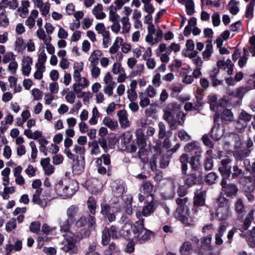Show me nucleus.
Segmentation results:
<instances>
[{
	"instance_id": "36",
	"label": "nucleus",
	"mask_w": 255,
	"mask_h": 255,
	"mask_svg": "<svg viewBox=\"0 0 255 255\" xmlns=\"http://www.w3.org/2000/svg\"><path fill=\"white\" fill-rule=\"evenodd\" d=\"M25 48L24 44L23 39L21 37H18L16 38L14 42L15 50L18 53H22Z\"/></svg>"
},
{
	"instance_id": "20",
	"label": "nucleus",
	"mask_w": 255,
	"mask_h": 255,
	"mask_svg": "<svg viewBox=\"0 0 255 255\" xmlns=\"http://www.w3.org/2000/svg\"><path fill=\"white\" fill-rule=\"evenodd\" d=\"M175 217L186 226H193L194 225V221L193 219L189 217L188 211L186 214L179 213L175 214Z\"/></svg>"
},
{
	"instance_id": "37",
	"label": "nucleus",
	"mask_w": 255,
	"mask_h": 255,
	"mask_svg": "<svg viewBox=\"0 0 255 255\" xmlns=\"http://www.w3.org/2000/svg\"><path fill=\"white\" fill-rule=\"evenodd\" d=\"M250 152V150L248 149H239L234 152V156L236 159L241 160L244 158L248 157Z\"/></svg>"
},
{
	"instance_id": "22",
	"label": "nucleus",
	"mask_w": 255,
	"mask_h": 255,
	"mask_svg": "<svg viewBox=\"0 0 255 255\" xmlns=\"http://www.w3.org/2000/svg\"><path fill=\"white\" fill-rule=\"evenodd\" d=\"M30 6V2L27 0H22L21 5L18 7L17 11L19 15L22 18L27 17L29 12L28 8Z\"/></svg>"
},
{
	"instance_id": "8",
	"label": "nucleus",
	"mask_w": 255,
	"mask_h": 255,
	"mask_svg": "<svg viewBox=\"0 0 255 255\" xmlns=\"http://www.w3.org/2000/svg\"><path fill=\"white\" fill-rule=\"evenodd\" d=\"M180 109V106L176 103H169L163 109L164 113L163 118L168 123H171V119L175 116V114Z\"/></svg>"
},
{
	"instance_id": "48",
	"label": "nucleus",
	"mask_w": 255,
	"mask_h": 255,
	"mask_svg": "<svg viewBox=\"0 0 255 255\" xmlns=\"http://www.w3.org/2000/svg\"><path fill=\"white\" fill-rule=\"evenodd\" d=\"M250 90L247 87H241L232 93L234 96L238 98L239 99L242 100L244 95Z\"/></svg>"
},
{
	"instance_id": "47",
	"label": "nucleus",
	"mask_w": 255,
	"mask_h": 255,
	"mask_svg": "<svg viewBox=\"0 0 255 255\" xmlns=\"http://www.w3.org/2000/svg\"><path fill=\"white\" fill-rule=\"evenodd\" d=\"M212 53L213 46L210 42L206 44L205 50L202 53L203 58L206 60H209Z\"/></svg>"
},
{
	"instance_id": "61",
	"label": "nucleus",
	"mask_w": 255,
	"mask_h": 255,
	"mask_svg": "<svg viewBox=\"0 0 255 255\" xmlns=\"http://www.w3.org/2000/svg\"><path fill=\"white\" fill-rule=\"evenodd\" d=\"M153 186L152 184L149 182H146L142 184L140 192L148 195L151 192Z\"/></svg>"
},
{
	"instance_id": "4",
	"label": "nucleus",
	"mask_w": 255,
	"mask_h": 255,
	"mask_svg": "<svg viewBox=\"0 0 255 255\" xmlns=\"http://www.w3.org/2000/svg\"><path fill=\"white\" fill-rule=\"evenodd\" d=\"M253 215L254 211L252 210L250 211L244 220L243 225L238 226V228L242 232L240 236L243 238H246L248 242L255 238V227L253 228L252 231L248 230L254 219Z\"/></svg>"
},
{
	"instance_id": "43",
	"label": "nucleus",
	"mask_w": 255,
	"mask_h": 255,
	"mask_svg": "<svg viewBox=\"0 0 255 255\" xmlns=\"http://www.w3.org/2000/svg\"><path fill=\"white\" fill-rule=\"evenodd\" d=\"M204 196V193L203 192L198 193V191H197L196 192L194 200V205L198 206L203 205L205 203Z\"/></svg>"
},
{
	"instance_id": "34",
	"label": "nucleus",
	"mask_w": 255,
	"mask_h": 255,
	"mask_svg": "<svg viewBox=\"0 0 255 255\" xmlns=\"http://www.w3.org/2000/svg\"><path fill=\"white\" fill-rule=\"evenodd\" d=\"M84 158H82V160H80L78 159V157L76 159H75V161H73V171L75 172L76 174L80 173L84 169Z\"/></svg>"
},
{
	"instance_id": "54",
	"label": "nucleus",
	"mask_w": 255,
	"mask_h": 255,
	"mask_svg": "<svg viewBox=\"0 0 255 255\" xmlns=\"http://www.w3.org/2000/svg\"><path fill=\"white\" fill-rule=\"evenodd\" d=\"M111 236L109 233L108 228H105L103 232L102 236V244L103 245H108L110 241Z\"/></svg>"
},
{
	"instance_id": "38",
	"label": "nucleus",
	"mask_w": 255,
	"mask_h": 255,
	"mask_svg": "<svg viewBox=\"0 0 255 255\" xmlns=\"http://www.w3.org/2000/svg\"><path fill=\"white\" fill-rule=\"evenodd\" d=\"M180 75L182 77V81L184 84H190L194 80V78L192 75H188V70L186 69H181Z\"/></svg>"
},
{
	"instance_id": "62",
	"label": "nucleus",
	"mask_w": 255,
	"mask_h": 255,
	"mask_svg": "<svg viewBox=\"0 0 255 255\" xmlns=\"http://www.w3.org/2000/svg\"><path fill=\"white\" fill-rule=\"evenodd\" d=\"M229 9L230 12L233 14H236L239 11V7L237 5V3L234 0H231L229 4Z\"/></svg>"
},
{
	"instance_id": "5",
	"label": "nucleus",
	"mask_w": 255,
	"mask_h": 255,
	"mask_svg": "<svg viewBox=\"0 0 255 255\" xmlns=\"http://www.w3.org/2000/svg\"><path fill=\"white\" fill-rule=\"evenodd\" d=\"M217 208L215 213V217L220 220H224L229 215V206L228 200L224 197H219L216 202ZM210 214L213 218L215 217L213 215V212L210 211Z\"/></svg>"
},
{
	"instance_id": "63",
	"label": "nucleus",
	"mask_w": 255,
	"mask_h": 255,
	"mask_svg": "<svg viewBox=\"0 0 255 255\" xmlns=\"http://www.w3.org/2000/svg\"><path fill=\"white\" fill-rule=\"evenodd\" d=\"M139 105L141 108H145L149 105V99L144 96V94L143 93H139Z\"/></svg>"
},
{
	"instance_id": "3",
	"label": "nucleus",
	"mask_w": 255,
	"mask_h": 255,
	"mask_svg": "<svg viewBox=\"0 0 255 255\" xmlns=\"http://www.w3.org/2000/svg\"><path fill=\"white\" fill-rule=\"evenodd\" d=\"M244 164L250 175L249 176V180L251 184L250 187H247L245 191V195L249 201H253L255 197L252 194L254 191L255 187V161L253 162L251 165L250 162L248 159H245L244 161Z\"/></svg>"
},
{
	"instance_id": "16",
	"label": "nucleus",
	"mask_w": 255,
	"mask_h": 255,
	"mask_svg": "<svg viewBox=\"0 0 255 255\" xmlns=\"http://www.w3.org/2000/svg\"><path fill=\"white\" fill-rule=\"evenodd\" d=\"M186 119V114L182 112L177 111L175 116L172 117L171 123H168L171 128L177 125L183 126Z\"/></svg>"
},
{
	"instance_id": "14",
	"label": "nucleus",
	"mask_w": 255,
	"mask_h": 255,
	"mask_svg": "<svg viewBox=\"0 0 255 255\" xmlns=\"http://www.w3.org/2000/svg\"><path fill=\"white\" fill-rule=\"evenodd\" d=\"M115 208L114 207H111L107 204H102L101 205V213L103 215H106L109 221L111 222L116 220V216L114 214Z\"/></svg>"
},
{
	"instance_id": "30",
	"label": "nucleus",
	"mask_w": 255,
	"mask_h": 255,
	"mask_svg": "<svg viewBox=\"0 0 255 255\" xmlns=\"http://www.w3.org/2000/svg\"><path fill=\"white\" fill-rule=\"evenodd\" d=\"M158 137L159 138H163L166 136L170 137L171 135V132L170 130H166L165 125L162 122H160L158 124Z\"/></svg>"
},
{
	"instance_id": "40",
	"label": "nucleus",
	"mask_w": 255,
	"mask_h": 255,
	"mask_svg": "<svg viewBox=\"0 0 255 255\" xmlns=\"http://www.w3.org/2000/svg\"><path fill=\"white\" fill-rule=\"evenodd\" d=\"M78 208L76 205H71L67 210V219L74 222L76 214L78 212Z\"/></svg>"
},
{
	"instance_id": "57",
	"label": "nucleus",
	"mask_w": 255,
	"mask_h": 255,
	"mask_svg": "<svg viewBox=\"0 0 255 255\" xmlns=\"http://www.w3.org/2000/svg\"><path fill=\"white\" fill-rule=\"evenodd\" d=\"M36 71L34 73V77L35 79L41 80L43 78V73L45 71V67L35 65Z\"/></svg>"
},
{
	"instance_id": "19",
	"label": "nucleus",
	"mask_w": 255,
	"mask_h": 255,
	"mask_svg": "<svg viewBox=\"0 0 255 255\" xmlns=\"http://www.w3.org/2000/svg\"><path fill=\"white\" fill-rule=\"evenodd\" d=\"M40 164L44 173L47 175H50L54 172V167L50 163V158L47 157L41 160Z\"/></svg>"
},
{
	"instance_id": "33",
	"label": "nucleus",
	"mask_w": 255,
	"mask_h": 255,
	"mask_svg": "<svg viewBox=\"0 0 255 255\" xmlns=\"http://www.w3.org/2000/svg\"><path fill=\"white\" fill-rule=\"evenodd\" d=\"M152 0H141L143 3L142 9L147 14H153L155 10L153 5L151 3Z\"/></svg>"
},
{
	"instance_id": "21",
	"label": "nucleus",
	"mask_w": 255,
	"mask_h": 255,
	"mask_svg": "<svg viewBox=\"0 0 255 255\" xmlns=\"http://www.w3.org/2000/svg\"><path fill=\"white\" fill-rule=\"evenodd\" d=\"M125 225L123 227L121 230L114 226H112L108 230L109 233L113 239H119L121 237H123L125 239L124 234L126 233L124 231Z\"/></svg>"
},
{
	"instance_id": "11",
	"label": "nucleus",
	"mask_w": 255,
	"mask_h": 255,
	"mask_svg": "<svg viewBox=\"0 0 255 255\" xmlns=\"http://www.w3.org/2000/svg\"><path fill=\"white\" fill-rule=\"evenodd\" d=\"M86 186L89 192L97 195L100 191L101 183L98 179L93 178L87 181Z\"/></svg>"
},
{
	"instance_id": "60",
	"label": "nucleus",
	"mask_w": 255,
	"mask_h": 255,
	"mask_svg": "<svg viewBox=\"0 0 255 255\" xmlns=\"http://www.w3.org/2000/svg\"><path fill=\"white\" fill-rule=\"evenodd\" d=\"M191 245L189 242H186L183 243L180 253L181 255H188L189 252L191 250Z\"/></svg>"
},
{
	"instance_id": "29",
	"label": "nucleus",
	"mask_w": 255,
	"mask_h": 255,
	"mask_svg": "<svg viewBox=\"0 0 255 255\" xmlns=\"http://www.w3.org/2000/svg\"><path fill=\"white\" fill-rule=\"evenodd\" d=\"M184 150L187 152L195 151V154H201V150L198 143L195 141L187 143L184 147Z\"/></svg>"
},
{
	"instance_id": "55",
	"label": "nucleus",
	"mask_w": 255,
	"mask_h": 255,
	"mask_svg": "<svg viewBox=\"0 0 255 255\" xmlns=\"http://www.w3.org/2000/svg\"><path fill=\"white\" fill-rule=\"evenodd\" d=\"M88 207L92 214L96 213V202L93 197H90L87 201Z\"/></svg>"
},
{
	"instance_id": "32",
	"label": "nucleus",
	"mask_w": 255,
	"mask_h": 255,
	"mask_svg": "<svg viewBox=\"0 0 255 255\" xmlns=\"http://www.w3.org/2000/svg\"><path fill=\"white\" fill-rule=\"evenodd\" d=\"M121 21L122 24V31L121 33L125 34L129 33L131 28L129 17L128 16H123L121 18Z\"/></svg>"
},
{
	"instance_id": "39",
	"label": "nucleus",
	"mask_w": 255,
	"mask_h": 255,
	"mask_svg": "<svg viewBox=\"0 0 255 255\" xmlns=\"http://www.w3.org/2000/svg\"><path fill=\"white\" fill-rule=\"evenodd\" d=\"M100 117V113L97 107L93 108L92 111V116L90 118L89 123L91 125H95L98 123V119Z\"/></svg>"
},
{
	"instance_id": "51",
	"label": "nucleus",
	"mask_w": 255,
	"mask_h": 255,
	"mask_svg": "<svg viewBox=\"0 0 255 255\" xmlns=\"http://www.w3.org/2000/svg\"><path fill=\"white\" fill-rule=\"evenodd\" d=\"M91 148V154L97 155L100 153L101 151L98 142L96 140L93 141L89 143Z\"/></svg>"
},
{
	"instance_id": "23",
	"label": "nucleus",
	"mask_w": 255,
	"mask_h": 255,
	"mask_svg": "<svg viewBox=\"0 0 255 255\" xmlns=\"http://www.w3.org/2000/svg\"><path fill=\"white\" fill-rule=\"evenodd\" d=\"M117 115L122 128H126L129 126V122L128 118V114L125 110L119 111L118 112Z\"/></svg>"
},
{
	"instance_id": "50",
	"label": "nucleus",
	"mask_w": 255,
	"mask_h": 255,
	"mask_svg": "<svg viewBox=\"0 0 255 255\" xmlns=\"http://www.w3.org/2000/svg\"><path fill=\"white\" fill-rule=\"evenodd\" d=\"M9 24V20L5 10L0 11V26L6 27Z\"/></svg>"
},
{
	"instance_id": "46",
	"label": "nucleus",
	"mask_w": 255,
	"mask_h": 255,
	"mask_svg": "<svg viewBox=\"0 0 255 255\" xmlns=\"http://www.w3.org/2000/svg\"><path fill=\"white\" fill-rule=\"evenodd\" d=\"M197 181L196 175L195 174H190L185 176V184L188 187H191L196 183Z\"/></svg>"
},
{
	"instance_id": "52",
	"label": "nucleus",
	"mask_w": 255,
	"mask_h": 255,
	"mask_svg": "<svg viewBox=\"0 0 255 255\" xmlns=\"http://www.w3.org/2000/svg\"><path fill=\"white\" fill-rule=\"evenodd\" d=\"M255 5V3L250 1L246 6L245 15L249 19H251L253 17Z\"/></svg>"
},
{
	"instance_id": "26",
	"label": "nucleus",
	"mask_w": 255,
	"mask_h": 255,
	"mask_svg": "<svg viewBox=\"0 0 255 255\" xmlns=\"http://www.w3.org/2000/svg\"><path fill=\"white\" fill-rule=\"evenodd\" d=\"M102 55L103 52L100 50L97 49L93 51L88 59L90 64L98 65Z\"/></svg>"
},
{
	"instance_id": "58",
	"label": "nucleus",
	"mask_w": 255,
	"mask_h": 255,
	"mask_svg": "<svg viewBox=\"0 0 255 255\" xmlns=\"http://www.w3.org/2000/svg\"><path fill=\"white\" fill-rule=\"evenodd\" d=\"M90 67L92 77L95 79L98 78L101 74V70L98 65L90 64Z\"/></svg>"
},
{
	"instance_id": "53",
	"label": "nucleus",
	"mask_w": 255,
	"mask_h": 255,
	"mask_svg": "<svg viewBox=\"0 0 255 255\" xmlns=\"http://www.w3.org/2000/svg\"><path fill=\"white\" fill-rule=\"evenodd\" d=\"M47 56L46 53L43 49L38 55V61L35 64L36 66H41L42 67H45L44 64L46 61Z\"/></svg>"
},
{
	"instance_id": "41",
	"label": "nucleus",
	"mask_w": 255,
	"mask_h": 255,
	"mask_svg": "<svg viewBox=\"0 0 255 255\" xmlns=\"http://www.w3.org/2000/svg\"><path fill=\"white\" fill-rule=\"evenodd\" d=\"M221 119L222 122L227 123L233 120V115L231 111L228 109H224L221 114Z\"/></svg>"
},
{
	"instance_id": "25",
	"label": "nucleus",
	"mask_w": 255,
	"mask_h": 255,
	"mask_svg": "<svg viewBox=\"0 0 255 255\" xmlns=\"http://www.w3.org/2000/svg\"><path fill=\"white\" fill-rule=\"evenodd\" d=\"M103 7L102 4L98 3L94 6L92 10V13L97 19H103L106 16V14L103 11Z\"/></svg>"
},
{
	"instance_id": "18",
	"label": "nucleus",
	"mask_w": 255,
	"mask_h": 255,
	"mask_svg": "<svg viewBox=\"0 0 255 255\" xmlns=\"http://www.w3.org/2000/svg\"><path fill=\"white\" fill-rule=\"evenodd\" d=\"M114 195L116 197L121 196L126 192L125 184L120 181H115L111 184Z\"/></svg>"
},
{
	"instance_id": "44",
	"label": "nucleus",
	"mask_w": 255,
	"mask_h": 255,
	"mask_svg": "<svg viewBox=\"0 0 255 255\" xmlns=\"http://www.w3.org/2000/svg\"><path fill=\"white\" fill-rule=\"evenodd\" d=\"M179 160L181 164L182 172L183 174H185L188 168V156L186 154L183 153L180 156Z\"/></svg>"
},
{
	"instance_id": "12",
	"label": "nucleus",
	"mask_w": 255,
	"mask_h": 255,
	"mask_svg": "<svg viewBox=\"0 0 255 255\" xmlns=\"http://www.w3.org/2000/svg\"><path fill=\"white\" fill-rule=\"evenodd\" d=\"M33 63L32 58L29 56H24L21 61V72L25 76H28L31 71V65Z\"/></svg>"
},
{
	"instance_id": "42",
	"label": "nucleus",
	"mask_w": 255,
	"mask_h": 255,
	"mask_svg": "<svg viewBox=\"0 0 255 255\" xmlns=\"http://www.w3.org/2000/svg\"><path fill=\"white\" fill-rule=\"evenodd\" d=\"M249 56V53L248 52V50L247 48H243V54L242 56L240 57L238 65L240 67H243L247 64L248 57Z\"/></svg>"
},
{
	"instance_id": "9",
	"label": "nucleus",
	"mask_w": 255,
	"mask_h": 255,
	"mask_svg": "<svg viewBox=\"0 0 255 255\" xmlns=\"http://www.w3.org/2000/svg\"><path fill=\"white\" fill-rule=\"evenodd\" d=\"M157 207L156 202L153 199L151 200L147 205L144 206L142 210L136 213V216L140 218L141 216L148 217L153 213Z\"/></svg>"
},
{
	"instance_id": "6",
	"label": "nucleus",
	"mask_w": 255,
	"mask_h": 255,
	"mask_svg": "<svg viewBox=\"0 0 255 255\" xmlns=\"http://www.w3.org/2000/svg\"><path fill=\"white\" fill-rule=\"evenodd\" d=\"M147 34L145 36V41L150 45H153L160 42L163 38L162 30L159 28H156L155 26H150L147 28Z\"/></svg>"
},
{
	"instance_id": "24",
	"label": "nucleus",
	"mask_w": 255,
	"mask_h": 255,
	"mask_svg": "<svg viewBox=\"0 0 255 255\" xmlns=\"http://www.w3.org/2000/svg\"><path fill=\"white\" fill-rule=\"evenodd\" d=\"M187 198H184L183 199L177 198L176 200V203L178 205V207L177 208L175 214H181L184 213L186 214L188 211V209L186 206V203L187 201Z\"/></svg>"
},
{
	"instance_id": "35",
	"label": "nucleus",
	"mask_w": 255,
	"mask_h": 255,
	"mask_svg": "<svg viewBox=\"0 0 255 255\" xmlns=\"http://www.w3.org/2000/svg\"><path fill=\"white\" fill-rule=\"evenodd\" d=\"M103 123L105 126H107L112 130L116 129L118 127V123L117 121L113 120L111 118L108 117L104 118Z\"/></svg>"
},
{
	"instance_id": "10",
	"label": "nucleus",
	"mask_w": 255,
	"mask_h": 255,
	"mask_svg": "<svg viewBox=\"0 0 255 255\" xmlns=\"http://www.w3.org/2000/svg\"><path fill=\"white\" fill-rule=\"evenodd\" d=\"M156 54L160 58L162 63H168L169 61V55L171 54L170 51L167 49L166 45L164 43L159 44L156 50Z\"/></svg>"
},
{
	"instance_id": "13",
	"label": "nucleus",
	"mask_w": 255,
	"mask_h": 255,
	"mask_svg": "<svg viewBox=\"0 0 255 255\" xmlns=\"http://www.w3.org/2000/svg\"><path fill=\"white\" fill-rule=\"evenodd\" d=\"M66 243L61 249L70 254H74L77 253V249L75 246L76 240L73 237L65 238Z\"/></svg>"
},
{
	"instance_id": "15",
	"label": "nucleus",
	"mask_w": 255,
	"mask_h": 255,
	"mask_svg": "<svg viewBox=\"0 0 255 255\" xmlns=\"http://www.w3.org/2000/svg\"><path fill=\"white\" fill-rule=\"evenodd\" d=\"M221 186L222 191L225 195L229 197L236 195L238 191V189L235 185L227 184L225 179L221 182Z\"/></svg>"
},
{
	"instance_id": "59",
	"label": "nucleus",
	"mask_w": 255,
	"mask_h": 255,
	"mask_svg": "<svg viewBox=\"0 0 255 255\" xmlns=\"http://www.w3.org/2000/svg\"><path fill=\"white\" fill-rule=\"evenodd\" d=\"M201 154H195L190 159L189 163L192 168L196 169H197L200 165V157Z\"/></svg>"
},
{
	"instance_id": "45",
	"label": "nucleus",
	"mask_w": 255,
	"mask_h": 255,
	"mask_svg": "<svg viewBox=\"0 0 255 255\" xmlns=\"http://www.w3.org/2000/svg\"><path fill=\"white\" fill-rule=\"evenodd\" d=\"M217 100V98L215 95H211L208 96V103L210 104V108L212 111H216L218 108Z\"/></svg>"
},
{
	"instance_id": "56",
	"label": "nucleus",
	"mask_w": 255,
	"mask_h": 255,
	"mask_svg": "<svg viewBox=\"0 0 255 255\" xmlns=\"http://www.w3.org/2000/svg\"><path fill=\"white\" fill-rule=\"evenodd\" d=\"M222 131L218 128L214 127L212 128L211 136L214 140H218L222 137Z\"/></svg>"
},
{
	"instance_id": "28",
	"label": "nucleus",
	"mask_w": 255,
	"mask_h": 255,
	"mask_svg": "<svg viewBox=\"0 0 255 255\" xmlns=\"http://www.w3.org/2000/svg\"><path fill=\"white\" fill-rule=\"evenodd\" d=\"M38 11L37 10L33 9L30 12V16L25 20V24L27 25L29 28H32L35 23V18L37 17L38 15Z\"/></svg>"
},
{
	"instance_id": "7",
	"label": "nucleus",
	"mask_w": 255,
	"mask_h": 255,
	"mask_svg": "<svg viewBox=\"0 0 255 255\" xmlns=\"http://www.w3.org/2000/svg\"><path fill=\"white\" fill-rule=\"evenodd\" d=\"M136 135V143L138 147V155L140 158L144 155L146 151L145 150V147L146 146V137L144 135V131L142 128H138L135 131Z\"/></svg>"
},
{
	"instance_id": "31",
	"label": "nucleus",
	"mask_w": 255,
	"mask_h": 255,
	"mask_svg": "<svg viewBox=\"0 0 255 255\" xmlns=\"http://www.w3.org/2000/svg\"><path fill=\"white\" fill-rule=\"evenodd\" d=\"M73 223V221L68 219L64 220H60L59 222L60 232L61 233H68L71 225Z\"/></svg>"
},
{
	"instance_id": "2",
	"label": "nucleus",
	"mask_w": 255,
	"mask_h": 255,
	"mask_svg": "<svg viewBox=\"0 0 255 255\" xmlns=\"http://www.w3.org/2000/svg\"><path fill=\"white\" fill-rule=\"evenodd\" d=\"M78 189V183L76 181L67 178L58 180L54 186L56 194L64 199L71 198Z\"/></svg>"
},
{
	"instance_id": "64",
	"label": "nucleus",
	"mask_w": 255,
	"mask_h": 255,
	"mask_svg": "<svg viewBox=\"0 0 255 255\" xmlns=\"http://www.w3.org/2000/svg\"><path fill=\"white\" fill-rule=\"evenodd\" d=\"M15 55L12 52L6 53L3 56L2 62L7 63L15 60Z\"/></svg>"
},
{
	"instance_id": "17",
	"label": "nucleus",
	"mask_w": 255,
	"mask_h": 255,
	"mask_svg": "<svg viewBox=\"0 0 255 255\" xmlns=\"http://www.w3.org/2000/svg\"><path fill=\"white\" fill-rule=\"evenodd\" d=\"M89 85V81L86 77H82L72 85V88L75 93L78 94L82 90Z\"/></svg>"
},
{
	"instance_id": "27",
	"label": "nucleus",
	"mask_w": 255,
	"mask_h": 255,
	"mask_svg": "<svg viewBox=\"0 0 255 255\" xmlns=\"http://www.w3.org/2000/svg\"><path fill=\"white\" fill-rule=\"evenodd\" d=\"M109 20L114 22L118 21L120 19V15L117 13V11L121 9L122 8H117V5L115 6L111 5L109 7Z\"/></svg>"
},
{
	"instance_id": "1",
	"label": "nucleus",
	"mask_w": 255,
	"mask_h": 255,
	"mask_svg": "<svg viewBox=\"0 0 255 255\" xmlns=\"http://www.w3.org/2000/svg\"><path fill=\"white\" fill-rule=\"evenodd\" d=\"M125 239L132 240L136 243L143 244L153 236L151 231L144 228V219H139L133 224H125Z\"/></svg>"
},
{
	"instance_id": "49",
	"label": "nucleus",
	"mask_w": 255,
	"mask_h": 255,
	"mask_svg": "<svg viewBox=\"0 0 255 255\" xmlns=\"http://www.w3.org/2000/svg\"><path fill=\"white\" fill-rule=\"evenodd\" d=\"M36 35L37 37L43 40V43L48 42L49 40H51V37L50 35H47L42 28H38L36 31Z\"/></svg>"
}]
</instances>
